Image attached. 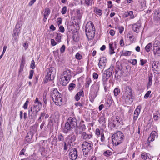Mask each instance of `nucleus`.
Wrapping results in <instances>:
<instances>
[{"label":"nucleus","instance_id":"nucleus-1","mask_svg":"<svg viewBox=\"0 0 160 160\" xmlns=\"http://www.w3.org/2000/svg\"><path fill=\"white\" fill-rule=\"evenodd\" d=\"M122 90L123 92L122 97L123 101L127 104L130 105L133 100L131 89L130 87L124 85L122 87Z\"/></svg>","mask_w":160,"mask_h":160},{"label":"nucleus","instance_id":"nucleus-2","mask_svg":"<svg viewBox=\"0 0 160 160\" xmlns=\"http://www.w3.org/2000/svg\"><path fill=\"white\" fill-rule=\"evenodd\" d=\"M51 96L55 104L61 106L63 101L61 94L56 89H54L51 93Z\"/></svg>","mask_w":160,"mask_h":160},{"label":"nucleus","instance_id":"nucleus-3","mask_svg":"<svg viewBox=\"0 0 160 160\" xmlns=\"http://www.w3.org/2000/svg\"><path fill=\"white\" fill-rule=\"evenodd\" d=\"M71 71L65 69L62 73L60 83L63 86H66L69 82L71 77Z\"/></svg>","mask_w":160,"mask_h":160},{"label":"nucleus","instance_id":"nucleus-4","mask_svg":"<svg viewBox=\"0 0 160 160\" xmlns=\"http://www.w3.org/2000/svg\"><path fill=\"white\" fill-rule=\"evenodd\" d=\"M124 135L121 131H118L113 135L112 139L113 143L115 146L121 143L123 140Z\"/></svg>","mask_w":160,"mask_h":160},{"label":"nucleus","instance_id":"nucleus-5","mask_svg":"<svg viewBox=\"0 0 160 160\" xmlns=\"http://www.w3.org/2000/svg\"><path fill=\"white\" fill-rule=\"evenodd\" d=\"M95 28L94 25L91 22H88L86 26L85 32L88 38L92 39L94 36Z\"/></svg>","mask_w":160,"mask_h":160},{"label":"nucleus","instance_id":"nucleus-6","mask_svg":"<svg viewBox=\"0 0 160 160\" xmlns=\"http://www.w3.org/2000/svg\"><path fill=\"white\" fill-rule=\"evenodd\" d=\"M100 82H95L91 86L90 89V95L93 98H95L97 96L99 90Z\"/></svg>","mask_w":160,"mask_h":160},{"label":"nucleus","instance_id":"nucleus-7","mask_svg":"<svg viewBox=\"0 0 160 160\" xmlns=\"http://www.w3.org/2000/svg\"><path fill=\"white\" fill-rule=\"evenodd\" d=\"M122 123V121L119 117H116L115 119L112 118L110 119L108 121L109 125L112 128H115L118 126Z\"/></svg>","mask_w":160,"mask_h":160},{"label":"nucleus","instance_id":"nucleus-8","mask_svg":"<svg viewBox=\"0 0 160 160\" xmlns=\"http://www.w3.org/2000/svg\"><path fill=\"white\" fill-rule=\"evenodd\" d=\"M93 144L91 142H84L82 146V149L83 154L87 155L88 152L92 148Z\"/></svg>","mask_w":160,"mask_h":160},{"label":"nucleus","instance_id":"nucleus-9","mask_svg":"<svg viewBox=\"0 0 160 160\" xmlns=\"http://www.w3.org/2000/svg\"><path fill=\"white\" fill-rule=\"evenodd\" d=\"M56 74L55 69L53 67H51L47 70V74L46 78L47 81L53 80L54 79Z\"/></svg>","mask_w":160,"mask_h":160},{"label":"nucleus","instance_id":"nucleus-10","mask_svg":"<svg viewBox=\"0 0 160 160\" xmlns=\"http://www.w3.org/2000/svg\"><path fill=\"white\" fill-rule=\"evenodd\" d=\"M40 109L33 105L28 111L29 115L34 120L36 118L37 114Z\"/></svg>","mask_w":160,"mask_h":160},{"label":"nucleus","instance_id":"nucleus-11","mask_svg":"<svg viewBox=\"0 0 160 160\" xmlns=\"http://www.w3.org/2000/svg\"><path fill=\"white\" fill-rule=\"evenodd\" d=\"M113 68V66H111L109 68L105 71L102 76L103 80L104 81L107 80L111 76Z\"/></svg>","mask_w":160,"mask_h":160},{"label":"nucleus","instance_id":"nucleus-12","mask_svg":"<svg viewBox=\"0 0 160 160\" xmlns=\"http://www.w3.org/2000/svg\"><path fill=\"white\" fill-rule=\"evenodd\" d=\"M20 25L17 24L15 26V28L13 30L12 36L15 40H16L18 39V34L20 31Z\"/></svg>","mask_w":160,"mask_h":160},{"label":"nucleus","instance_id":"nucleus-13","mask_svg":"<svg viewBox=\"0 0 160 160\" xmlns=\"http://www.w3.org/2000/svg\"><path fill=\"white\" fill-rule=\"evenodd\" d=\"M152 65V70L155 72L157 73H160V68L158 64H157L156 62L152 59L151 61Z\"/></svg>","mask_w":160,"mask_h":160},{"label":"nucleus","instance_id":"nucleus-14","mask_svg":"<svg viewBox=\"0 0 160 160\" xmlns=\"http://www.w3.org/2000/svg\"><path fill=\"white\" fill-rule=\"evenodd\" d=\"M107 63V59L105 57L101 58L99 62L98 66L99 68L103 70L105 68Z\"/></svg>","mask_w":160,"mask_h":160},{"label":"nucleus","instance_id":"nucleus-15","mask_svg":"<svg viewBox=\"0 0 160 160\" xmlns=\"http://www.w3.org/2000/svg\"><path fill=\"white\" fill-rule=\"evenodd\" d=\"M117 42H111L109 43V52L110 54L112 55L115 53L114 50L117 48Z\"/></svg>","mask_w":160,"mask_h":160},{"label":"nucleus","instance_id":"nucleus-16","mask_svg":"<svg viewBox=\"0 0 160 160\" xmlns=\"http://www.w3.org/2000/svg\"><path fill=\"white\" fill-rule=\"evenodd\" d=\"M158 137V133L155 131H152L151 133L150 136L148 137V146L150 145V142L153 141L155 137Z\"/></svg>","mask_w":160,"mask_h":160},{"label":"nucleus","instance_id":"nucleus-17","mask_svg":"<svg viewBox=\"0 0 160 160\" xmlns=\"http://www.w3.org/2000/svg\"><path fill=\"white\" fill-rule=\"evenodd\" d=\"M69 157L72 160H75L77 157V150L75 148L71 149L69 153Z\"/></svg>","mask_w":160,"mask_h":160},{"label":"nucleus","instance_id":"nucleus-18","mask_svg":"<svg viewBox=\"0 0 160 160\" xmlns=\"http://www.w3.org/2000/svg\"><path fill=\"white\" fill-rule=\"evenodd\" d=\"M67 122H68L74 128H75L77 125L76 119L74 117H70L68 119Z\"/></svg>","mask_w":160,"mask_h":160},{"label":"nucleus","instance_id":"nucleus-19","mask_svg":"<svg viewBox=\"0 0 160 160\" xmlns=\"http://www.w3.org/2000/svg\"><path fill=\"white\" fill-rule=\"evenodd\" d=\"M153 54L156 58L160 57V47H153Z\"/></svg>","mask_w":160,"mask_h":160},{"label":"nucleus","instance_id":"nucleus-20","mask_svg":"<svg viewBox=\"0 0 160 160\" xmlns=\"http://www.w3.org/2000/svg\"><path fill=\"white\" fill-rule=\"evenodd\" d=\"M141 107V106H138L137 107V108L135 109L134 113L133 119L134 120H136L138 118V117L140 112Z\"/></svg>","mask_w":160,"mask_h":160},{"label":"nucleus","instance_id":"nucleus-21","mask_svg":"<svg viewBox=\"0 0 160 160\" xmlns=\"http://www.w3.org/2000/svg\"><path fill=\"white\" fill-rule=\"evenodd\" d=\"M50 13V10L49 8H47L45 9L43 13L44 16V18L43 20L44 22H45L46 21V20L48 18Z\"/></svg>","mask_w":160,"mask_h":160},{"label":"nucleus","instance_id":"nucleus-22","mask_svg":"<svg viewBox=\"0 0 160 160\" xmlns=\"http://www.w3.org/2000/svg\"><path fill=\"white\" fill-rule=\"evenodd\" d=\"M34 132H32L31 131L30 132L28 133L27 136L25 137V140L28 142H30L34 134V132Z\"/></svg>","mask_w":160,"mask_h":160},{"label":"nucleus","instance_id":"nucleus-23","mask_svg":"<svg viewBox=\"0 0 160 160\" xmlns=\"http://www.w3.org/2000/svg\"><path fill=\"white\" fill-rule=\"evenodd\" d=\"M74 128L68 122H67L65 124L64 131L65 133H67L69 131L72 130Z\"/></svg>","mask_w":160,"mask_h":160},{"label":"nucleus","instance_id":"nucleus-24","mask_svg":"<svg viewBox=\"0 0 160 160\" xmlns=\"http://www.w3.org/2000/svg\"><path fill=\"white\" fill-rule=\"evenodd\" d=\"M141 27V25L139 23H137L134 24L132 25V29L133 30L137 33H138L139 31V30Z\"/></svg>","mask_w":160,"mask_h":160},{"label":"nucleus","instance_id":"nucleus-25","mask_svg":"<svg viewBox=\"0 0 160 160\" xmlns=\"http://www.w3.org/2000/svg\"><path fill=\"white\" fill-rule=\"evenodd\" d=\"M34 103L35 104L34 106L37 108L40 109L42 106V103L41 101L39 100V99L38 98H36L34 100Z\"/></svg>","mask_w":160,"mask_h":160},{"label":"nucleus","instance_id":"nucleus-26","mask_svg":"<svg viewBox=\"0 0 160 160\" xmlns=\"http://www.w3.org/2000/svg\"><path fill=\"white\" fill-rule=\"evenodd\" d=\"M121 53V56H129L131 54L132 52L131 51H128L123 50L122 52H120Z\"/></svg>","mask_w":160,"mask_h":160},{"label":"nucleus","instance_id":"nucleus-27","mask_svg":"<svg viewBox=\"0 0 160 160\" xmlns=\"http://www.w3.org/2000/svg\"><path fill=\"white\" fill-rule=\"evenodd\" d=\"M62 38V35L60 33H57L55 36V39L58 43L61 42V40Z\"/></svg>","mask_w":160,"mask_h":160},{"label":"nucleus","instance_id":"nucleus-28","mask_svg":"<svg viewBox=\"0 0 160 160\" xmlns=\"http://www.w3.org/2000/svg\"><path fill=\"white\" fill-rule=\"evenodd\" d=\"M99 122L102 124H104L105 123V118L104 115L102 114L100 117L99 120Z\"/></svg>","mask_w":160,"mask_h":160},{"label":"nucleus","instance_id":"nucleus-29","mask_svg":"<svg viewBox=\"0 0 160 160\" xmlns=\"http://www.w3.org/2000/svg\"><path fill=\"white\" fill-rule=\"evenodd\" d=\"M83 93L81 91L78 92L77 94L76 95L75 98L76 101H78L80 100L81 97V96H82Z\"/></svg>","mask_w":160,"mask_h":160},{"label":"nucleus","instance_id":"nucleus-30","mask_svg":"<svg viewBox=\"0 0 160 160\" xmlns=\"http://www.w3.org/2000/svg\"><path fill=\"white\" fill-rule=\"evenodd\" d=\"M82 135L84 138L85 139H90L92 137V135L91 134H87L85 132H83Z\"/></svg>","mask_w":160,"mask_h":160},{"label":"nucleus","instance_id":"nucleus-31","mask_svg":"<svg viewBox=\"0 0 160 160\" xmlns=\"http://www.w3.org/2000/svg\"><path fill=\"white\" fill-rule=\"evenodd\" d=\"M149 155L145 152H142L141 154V158L142 159L146 160L148 158H149Z\"/></svg>","mask_w":160,"mask_h":160},{"label":"nucleus","instance_id":"nucleus-32","mask_svg":"<svg viewBox=\"0 0 160 160\" xmlns=\"http://www.w3.org/2000/svg\"><path fill=\"white\" fill-rule=\"evenodd\" d=\"M85 5L88 7L92 6L93 3L92 0H85L84 2Z\"/></svg>","mask_w":160,"mask_h":160},{"label":"nucleus","instance_id":"nucleus-33","mask_svg":"<svg viewBox=\"0 0 160 160\" xmlns=\"http://www.w3.org/2000/svg\"><path fill=\"white\" fill-rule=\"evenodd\" d=\"M152 46V44L151 43H149L145 47V50L146 51L148 52H150L151 50V48Z\"/></svg>","mask_w":160,"mask_h":160},{"label":"nucleus","instance_id":"nucleus-34","mask_svg":"<svg viewBox=\"0 0 160 160\" xmlns=\"http://www.w3.org/2000/svg\"><path fill=\"white\" fill-rule=\"evenodd\" d=\"M94 12L97 14L99 16L101 15L102 14V10L97 8H95Z\"/></svg>","mask_w":160,"mask_h":160},{"label":"nucleus","instance_id":"nucleus-35","mask_svg":"<svg viewBox=\"0 0 160 160\" xmlns=\"http://www.w3.org/2000/svg\"><path fill=\"white\" fill-rule=\"evenodd\" d=\"M75 132L77 134H81L83 131V130L81 129V128H80L78 126H76V127H75Z\"/></svg>","mask_w":160,"mask_h":160},{"label":"nucleus","instance_id":"nucleus-36","mask_svg":"<svg viewBox=\"0 0 160 160\" xmlns=\"http://www.w3.org/2000/svg\"><path fill=\"white\" fill-rule=\"evenodd\" d=\"M152 75L151 76H149V77L148 82V88L150 87L152 84Z\"/></svg>","mask_w":160,"mask_h":160},{"label":"nucleus","instance_id":"nucleus-37","mask_svg":"<svg viewBox=\"0 0 160 160\" xmlns=\"http://www.w3.org/2000/svg\"><path fill=\"white\" fill-rule=\"evenodd\" d=\"M112 152L109 150H108L105 151L103 153V155L106 156L108 157L112 154Z\"/></svg>","mask_w":160,"mask_h":160},{"label":"nucleus","instance_id":"nucleus-38","mask_svg":"<svg viewBox=\"0 0 160 160\" xmlns=\"http://www.w3.org/2000/svg\"><path fill=\"white\" fill-rule=\"evenodd\" d=\"M92 82V80L90 78H88L85 83V87L88 88Z\"/></svg>","mask_w":160,"mask_h":160},{"label":"nucleus","instance_id":"nucleus-39","mask_svg":"<svg viewBox=\"0 0 160 160\" xmlns=\"http://www.w3.org/2000/svg\"><path fill=\"white\" fill-rule=\"evenodd\" d=\"M154 17L157 20L160 19V13L156 11L154 13Z\"/></svg>","mask_w":160,"mask_h":160},{"label":"nucleus","instance_id":"nucleus-40","mask_svg":"<svg viewBox=\"0 0 160 160\" xmlns=\"http://www.w3.org/2000/svg\"><path fill=\"white\" fill-rule=\"evenodd\" d=\"M68 139L70 140V141H68V142L72 143V142L75 141V137L74 136H68V137L67 140H68Z\"/></svg>","mask_w":160,"mask_h":160},{"label":"nucleus","instance_id":"nucleus-41","mask_svg":"<svg viewBox=\"0 0 160 160\" xmlns=\"http://www.w3.org/2000/svg\"><path fill=\"white\" fill-rule=\"evenodd\" d=\"M76 85L73 83H70L69 85V90L70 91L72 90L75 87Z\"/></svg>","mask_w":160,"mask_h":160},{"label":"nucleus","instance_id":"nucleus-42","mask_svg":"<svg viewBox=\"0 0 160 160\" xmlns=\"http://www.w3.org/2000/svg\"><path fill=\"white\" fill-rule=\"evenodd\" d=\"M120 92V89L116 88L114 90V93L115 96H117L118 95L119 93Z\"/></svg>","mask_w":160,"mask_h":160},{"label":"nucleus","instance_id":"nucleus-43","mask_svg":"<svg viewBox=\"0 0 160 160\" xmlns=\"http://www.w3.org/2000/svg\"><path fill=\"white\" fill-rule=\"evenodd\" d=\"M83 121H82L80 123V125L79 127L81 128V129L83 131L86 129V126L83 123Z\"/></svg>","mask_w":160,"mask_h":160},{"label":"nucleus","instance_id":"nucleus-44","mask_svg":"<svg viewBox=\"0 0 160 160\" xmlns=\"http://www.w3.org/2000/svg\"><path fill=\"white\" fill-rule=\"evenodd\" d=\"M128 15H129V16L130 17V19H132L134 18L135 17L134 15H133V12L132 11H130L129 12H128Z\"/></svg>","mask_w":160,"mask_h":160},{"label":"nucleus","instance_id":"nucleus-45","mask_svg":"<svg viewBox=\"0 0 160 160\" xmlns=\"http://www.w3.org/2000/svg\"><path fill=\"white\" fill-rule=\"evenodd\" d=\"M25 64V59L24 57L23 56L22 57L20 66H24Z\"/></svg>","mask_w":160,"mask_h":160},{"label":"nucleus","instance_id":"nucleus-46","mask_svg":"<svg viewBox=\"0 0 160 160\" xmlns=\"http://www.w3.org/2000/svg\"><path fill=\"white\" fill-rule=\"evenodd\" d=\"M129 38L131 43L135 42L136 39L133 36H130Z\"/></svg>","mask_w":160,"mask_h":160},{"label":"nucleus","instance_id":"nucleus-47","mask_svg":"<svg viewBox=\"0 0 160 160\" xmlns=\"http://www.w3.org/2000/svg\"><path fill=\"white\" fill-rule=\"evenodd\" d=\"M160 118V114H154L153 116V118L154 120H157Z\"/></svg>","mask_w":160,"mask_h":160},{"label":"nucleus","instance_id":"nucleus-48","mask_svg":"<svg viewBox=\"0 0 160 160\" xmlns=\"http://www.w3.org/2000/svg\"><path fill=\"white\" fill-rule=\"evenodd\" d=\"M29 102V101L28 99H27L26 101L25 102L23 106V108L24 109H27Z\"/></svg>","mask_w":160,"mask_h":160},{"label":"nucleus","instance_id":"nucleus-49","mask_svg":"<svg viewBox=\"0 0 160 160\" xmlns=\"http://www.w3.org/2000/svg\"><path fill=\"white\" fill-rule=\"evenodd\" d=\"M57 42L54 39H52L51 40V44L52 46H54L57 45Z\"/></svg>","mask_w":160,"mask_h":160},{"label":"nucleus","instance_id":"nucleus-50","mask_svg":"<svg viewBox=\"0 0 160 160\" xmlns=\"http://www.w3.org/2000/svg\"><path fill=\"white\" fill-rule=\"evenodd\" d=\"M66 48L65 46L64 45H63L60 49V51L61 53H63L65 51Z\"/></svg>","mask_w":160,"mask_h":160},{"label":"nucleus","instance_id":"nucleus-51","mask_svg":"<svg viewBox=\"0 0 160 160\" xmlns=\"http://www.w3.org/2000/svg\"><path fill=\"white\" fill-rule=\"evenodd\" d=\"M67 8L66 6H64L63 7L61 11L62 14H64L66 13L67 11Z\"/></svg>","mask_w":160,"mask_h":160},{"label":"nucleus","instance_id":"nucleus-52","mask_svg":"<svg viewBox=\"0 0 160 160\" xmlns=\"http://www.w3.org/2000/svg\"><path fill=\"white\" fill-rule=\"evenodd\" d=\"M30 68L32 69H34L35 68V62L34 60H32L30 65Z\"/></svg>","mask_w":160,"mask_h":160},{"label":"nucleus","instance_id":"nucleus-53","mask_svg":"<svg viewBox=\"0 0 160 160\" xmlns=\"http://www.w3.org/2000/svg\"><path fill=\"white\" fill-rule=\"evenodd\" d=\"M160 44V42L158 40H155L154 43L153 44V47H159V45Z\"/></svg>","mask_w":160,"mask_h":160},{"label":"nucleus","instance_id":"nucleus-54","mask_svg":"<svg viewBox=\"0 0 160 160\" xmlns=\"http://www.w3.org/2000/svg\"><path fill=\"white\" fill-rule=\"evenodd\" d=\"M118 29L119 33L121 34L123 32L124 29V27L122 26H119L118 27Z\"/></svg>","mask_w":160,"mask_h":160},{"label":"nucleus","instance_id":"nucleus-55","mask_svg":"<svg viewBox=\"0 0 160 160\" xmlns=\"http://www.w3.org/2000/svg\"><path fill=\"white\" fill-rule=\"evenodd\" d=\"M33 73H34L33 70H31L30 71L29 75V78L30 79H31L32 78Z\"/></svg>","mask_w":160,"mask_h":160},{"label":"nucleus","instance_id":"nucleus-56","mask_svg":"<svg viewBox=\"0 0 160 160\" xmlns=\"http://www.w3.org/2000/svg\"><path fill=\"white\" fill-rule=\"evenodd\" d=\"M75 57L78 60H80L82 58V55L79 53H77Z\"/></svg>","mask_w":160,"mask_h":160},{"label":"nucleus","instance_id":"nucleus-57","mask_svg":"<svg viewBox=\"0 0 160 160\" xmlns=\"http://www.w3.org/2000/svg\"><path fill=\"white\" fill-rule=\"evenodd\" d=\"M151 91H148L145 94L144 97V98L146 99L148 98L149 97L150 94L151 93Z\"/></svg>","mask_w":160,"mask_h":160},{"label":"nucleus","instance_id":"nucleus-58","mask_svg":"<svg viewBox=\"0 0 160 160\" xmlns=\"http://www.w3.org/2000/svg\"><path fill=\"white\" fill-rule=\"evenodd\" d=\"M23 46L24 48L26 50L28 48V45L27 42H25L23 44Z\"/></svg>","mask_w":160,"mask_h":160},{"label":"nucleus","instance_id":"nucleus-59","mask_svg":"<svg viewBox=\"0 0 160 160\" xmlns=\"http://www.w3.org/2000/svg\"><path fill=\"white\" fill-rule=\"evenodd\" d=\"M98 75L97 73H96V72H94L93 73V77L94 79H98Z\"/></svg>","mask_w":160,"mask_h":160},{"label":"nucleus","instance_id":"nucleus-60","mask_svg":"<svg viewBox=\"0 0 160 160\" xmlns=\"http://www.w3.org/2000/svg\"><path fill=\"white\" fill-rule=\"evenodd\" d=\"M146 60L141 59L140 60L141 65H143L145 64L147 62Z\"/></svg>","mask_w":160,"mask_h":160},{"label":"nucleus","instance_id":"nucleus-61","mask_svg":"<svg viewBox=\"0 0 160 160\" xmlns=\"http://www.w3.org/2000/svg\"><path fill=\"white\" fill-rule=\"evenodd\" d=\"M105 138L103 134H101L100 140L102 142H103L105 140Z\"/></svg>","mask_w":160,"mask_h":160},{"label":"nucleus","instance_id":"nucleus-62","mask_svg":"<svg viewBox=\"0 0 160 160\" xmlns=\"http://www.w3.org/2000/svg\"><path fill=\"white\" fill-rule=\"evenodd\" d=\"M119 43L121 46L123 47L124 46V43L123 39H122L120 40Z\"/></svg>","mask_w":160,"mask_h":160},{"label":"nucleus","instance_id":"nucleus-63","mask_svg":"<svg viewBox=\"0 0 160 160\" xmlns=\"http://www.w3.org/2000/svg\"><path fill=\"white\" fill-rule=\"evenodd\" d=\"M75 105L77 107H82V104L79 102H75Z\"/></svg>","mask_w":160,"mask_h":160},{"label":"nucleus","instance_id":"nucleus-64","mask_svg":"<svg viewBox=\"0 0 160 160\" xmlns=\"http://www.w3.org/2000/svg\"><path fill=\"white\" fill-rule=\"evenodd\" d=\"M131 63L133 65H135L137 63V60L135 59L132 60L131 61Z\"/></svg>","mask_w":160,"mask_h":160}]
</instances>
